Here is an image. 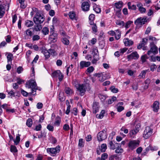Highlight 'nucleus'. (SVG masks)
Here are the masks:
<instances>
[{"label":"nucleus","instance_id":"1","mask_svg":"<svg viewBox=\"0 0 160 160\" xmlns=\"http://www.w3.org/2000/svg\"><path fill=\"white\" fill-rule=\"evenodd\" d=\"M77 90L79 95L81 96L84 95L86 90L90 89V86L87 84H78L76 85Z\"/></svg>","mask_w":160,"mask_h":160},{"label":"nucleus","instance_id":"2","mask_svg":"<svg viewBox=\"0 0 160 160\" xmlns=\"http://www.w3.org/2000/svg\"><path fill=\"white\" fill-rule=\"evenodd\" d=\"M26 87L31 89V92L30 93L32 95L36 94V91L38 89L36 83L34 79L28 81L26 83Z\"/></svg>","mask_w":160,"mask_h":160},{"label":"nucleus","instance_id":"3","mask_svg":"<svg viewBox=\"0 0 160 160\" xmlns=\"http://www.w3.org/2000/svg\"><path fill=\"white\" fill-rule=\"evenodd\" d=\"M151 20L150 18L145 17L143 18L139 17L134 22L135 24L137 25H142L145 22H148Z\"/></svg>","mask_w":160,"mask_h":160},{"label":"nucleus","instance_id":"4","mask_svg":"<svg viewBox=\"0 0 160 160\" xmlns=\"http://www.w3.org/2000/svg\"><path fill=\"white\" fill-rule=\"evenodd\" d=\"M153 129L149 126L146 127L143 133V137L144 138H148L152 135L153 132Z\"/></svg>","mask_w":160,"mask_h":160},{"label":"nucleus","instance_id":"5","mask_svg":"<svg viewBox=\"0 0 160 160\" xmlns=\"http://www.w3.org/2000/svg\"><path fill=\"white\" fill-rule=\"evenodd\" d=\"M107 137L106 130L104 129L99 132L97 136L98 140L99 141H102L106 139Z\"/></svg>","mask_w":160,"mask_h":160},{"label":"nucleus","instance_id":"6","mask_svg":"<svg viewBox=\"0 0 160 160\" xmlns=\"http://www.w3.org/2000/svg\"><path fill=\"white\" fill-rule=\"evenodd\" d=\"M47 151L48 153L53 154V156H55V155L59 152L60 147L59 146H58L55 148H48L47 149Z\"/></svg>","mask_w":160,"mask_h":160},{"label":"nucleus","instance_id":"7","mask_svg":"<svg viewBox=\"0 0 160 160\" xmlns=\"http://www.w3.org/2000/svg\"><path fill=\"white\" fill-rule=\"evenodd\" d=\"M52 76L53 78L58 77L59 80L62 81L63 78V75L59 70H57L52 73Z\"/></svg>","mask_w":160,"mask_h":160},{"label":"nucleus","instance_id":"8","mask_svg":"<svg viewBox=\"0 0 160 160\" xmlns=\"http://www.w3.org/2000/svg\"><path fill=\"white\" fill-rule=\"evenodd\" d=\"M150 50L148 52V54L150 55L152 53L154 54H156L158 53V48L154 44V43H150Z\"/></svg>","mask_w":160,"mask_h":160},{"label":"nucleus","instance_id":"9","mask_svg":"<svg viewBox=\"0 0 160 160\" xmlns=\"http://www.w3.org/2000/svg\"><path fill=\"white\" fill-rule=\"evenodd\" d=\"M139 143L138 140H131L128 143V147L130 149L133 150L138 146Z\"/></svg>","mask_w":160,"mask_h":160},{"label":"nucleus","instance_id":"10","mask_svg":"<svg viewBox=\"0 0 160 160\" xmlns=\"http://www.w3.org/2000/svg\"><path fill=\"white\" fill-rule=\"evenodd\" d=\"M44 19L41 15L39 14L36 15L33 18V21L36 24H41L43 22Z\"/></svg>","mask_w":160,"mask_h":160},{"label":"nucleus","instance_id":"11","mask_svg":"<svg viewBox=\"0 0 160 160\" xmlns=\"http://www.w3.org/2000/svg\"><path fill=\"white\" fill-rule=\"evenodd\" d=\"M7 92H8V94L9 95L8 97L11 98L15 97H19L20 96V92L18 91L14 92L13 90H11L9 92H8V90H7Z\"/></svg>","mask_w":160,"mask_h":160},{"label":"nucleus","instance_id":"12","mask_svg":"<svg viewBox=\"0 0 160 160\" xmlns=\"http://www.w3.org/2000/svg\"><path fill=\"white\" fill-rule=\"evenodd\" d=\"M139 57V55L136 52H132L130 55L128 56V58L129 59H138Z\"/></svg>","mask_w":160,"mask_h":160},{"label":"nucleus","instance_id":"13","mask_svg":"<svg viewBox=\"0 0 160 160\" xmlns=\"http://www.w3.org/2000/svg\"><path fill=\"white\" fill-rule=\"evenodd\" d=\"M50 35L49 38V40L52 42H55L56 41L57 39V35L55 33H54L51 31L50 32Z\"/></svg>","mask_w":160,"mask_h":160},{"label":"nucleus","instance_id":"14","mask_svg":"<svg viewBox=\"0 0 160 160\" xmlns=\"http://www.w3.org/2000/svg\"><path fill=\"white\" fill-rule=\"evenodd\" d=\"M91 65V62H86L85 61H82L80 63V68L82 69L84 67H87Z\"/></svg>","mask_w":160,"mask_h":160},{"label":"nucleus","instance_id":"15","mask_svg":"<svg viewBox=\"0 0 160 160\" xmlns=\"http://www.w3.org/2000/svg\"><path fill=\"white\" fill-rule=\"evenodd\" d=\"M90 5L87 2H84L82 4V8L83 11H88L89 10Z\"/></svg>","mask_w":160,"mask_h":160},{"label":"nucleus","instance_id":"16","mask_svg":"<svg viewBox=\"0 0 160 160\" xmlns=\"http://www.w3.org/2000/svg\"><path fill=\"white\" fill-rule=\"evenodd\" d=\"M99 103L96 102H94L92 106L93 112V113H96L98 111Z\"/></svg>","mask_w":160,"mask_h":160},{"label":"nucleus","instance_id":"17","mask_svg":"<svg viewBox=\"0 0 160 160\" xmlns=\"http://www.w3.org/2000/svg\"><path fill=\"white\" fill-rule=\"evenodd\" d=\"M159 103L158 101H155L153 105V110L155 112H157L159 108Z\"/></svg>","mask_w":160,"mask_h":160},{"label":"nucleus","instance_id":"18","mask_svg":"<svg viewBox=\"0 0 160 160\" xmlns=\"http://www.w3.org/2000/svg\"><path fill=\"white\" fill-rule=\"evenodd\" d=\"M68 15L70 18L72 20L76 21L77 20L78 18L74 12H70L68 14Z\"/></svg>","mask_w":160,"mask_h":160},{"label":"nucleus","instance_id":"19","mask_svg":"<svg viewBox=\"0 0 160 160\" xmlns=\"http://www.w3.org/2000/svg\"><path fill=\"white\" fill-rule=\"evenodd\" d=\"M123 42L125 46H130L133 44V42L128 38L124 39L123 40Z\"/></svg>","mask_w":160,"mask_h":160},{"label":"nucleus","instance_id":"20","mask_svg":"<svg viewBox=\"0 0 160 160\" xmlns=\"http://www.w3.org/2000/svg\"><path fill=\"white\" fill-rule=\"evenodd\" d=\"M109 144L110 146V148L112 150L115 149L117 147L120 146V143H116L114 144L112 141H110L109 143Z\"/></svg>","mask_w":160,"mask_h":160},{"label":"nucleus","instance_id":"21","mask_svg":"<svg viewBox=\"0 0 160 160\" xmlns=\"http://www.w3.org/2000/svg\"><path fill=\"white\" fill-rule=\"evenodd\" d=\"M93 9L95 12L97 13H100L101 11L100 6L96 4H94L93 5Z\"/></svg>","mask_w":160,"mask_h":160},{"label":"nucleus","instance_id":"22","mask_svg":"<svg viewBox=\"0 0 160 160\" xmlns=\"http://www.w3.org/2000/svg\"><path fill=\"white\" fill-rule=\"evenodd\" d=\"M148 71H149V69L142 71L141 73L138 76L139 78L140 79L144 78L145 77V75L146 73Z\"/></svg>","mask_w":160,"mask_h":160},{"label":"nucleus","instance_id":"23","mask_svg":"<svg viewBox=\"0 0 160 160\" xmlns=\"http://www.w3.org/2000/svg\"><path fill=\"white\" fill-rule=\"evenodd\" d=\"M70 37L67 36L65 37H62V43L65 45H68L69 43V41L68 39Z\"/></svg>","mask_w":160,"mask_h":160},{"label":"nucleus","instance_id":"24","mask_svg":"<svg viewBox=\"0 0 160 160\" xmlns=\"http://www.w3.org/2000/svg\"><path fill=\"white\" fill-rule=\"evenodd\" d=\"M123 6V2L121 1H119L118 2L116 3L115 4V6L116 8L119 9L118 11H120L121 8Z\"/></svg>","mask_w":160,"mask_h":160},{"label":"nucleus","instance_id":"25","mask_svg":"<svg viewBox=\"0 0 160 160\" xmlns=\"http://www.w3.org/2000/svg\"><path fill=\"white\" fill-rule=\"evenodd\" d=\"M42 52L46 58H48L50 57V52L49 50H47L45 49H43L42 51Z\"/></svg>","mask_w":160,"mask_h":160},{"label":"nucleus","instance_id":"26","mask_svg":"<svg viewBox=\"0 0 160 160\" xmlns=\"http://www.w3.org/2000/svg\"><path fill=\"white\" fill-rule=\"evenodd\" d=\"M61 122V118L59 116H58L56 117L55 119V122L54 123V125L55 126H59L60 125Z\"/></svg>","mask_w":160,"mask_h":160},{"label":"nucleus","instance_id":"27","mask_svg":"<svg viewBox=\"0 0 160 160\" xmlns=\"http://www.w3.org/2000/svg\"><path fill=\"white\" fill-rule=\"evenodd\" d=\"M121 32L119 30H116L115 31V36L116 39L118 40L121 37Z\"/></svg>","mask_w":160,"mask_h":160},{"label":"nucleus","instance_id":"28","mask_svg":"<svg viewBox=\"0 0 160 160\" xmlns=\"http://www.w3.org/2000/svg\"><path fill=\"white\" fill-rule=\"evenodd\" d=\"M8 62V63H11L12 58H13V56L12 54L10 53H8V55L7 57Z\"/></svg>","mask_w":160,"mask_h":160},{"label":"nucleus","instance_id":"29","mask_svg":"<svg viewBox=\"0 0 160 160\" xmlns=\"http://www.w3.org/2000/svg\"><path fill=\"white\" fill-rule=\"evenodd\" d=\"M105 112V111L104 110H102L99 114H97L96 115V117L98 119L102 118L104 117Z\"/></svg>","mask_w":160,"mask_h":160},{"label":"nucleus","instance_id":"30","mask_svg":"<svg viewBox=\"0 0 160 160\" xmlns=\"http://www.w3.org/2000/svg\"><path fill=\"white\" fill-rule=\"evenodd\" d=\"M158 149V148L157 146L152 147L151 146H149V147L147 148L146 150L147 151H148L150 150L152 151H157Z\"/></svg>","mask_w":160,"mask_h":160},{"label":"nucleus","instance_id":"31","mask_svg":"<svg viewBox=\"0 0 160 160\" xmlns=\"http://www.w3.org/2000/svg\"><path fill=\"white\" fill-rule=\"evenodd\" d=\"M99 59V56L97 53H94L93 54V59L92 61L93 63H95Z\"/></svg>","mask_w":160,"mask_h":160},{"label":"nucleus","instance_id":"32","mask_svg":"<svg viewBox=\"0 0 160 160\" xmlns=\"http://www.w3.org/2000/svg\"><path fill=\"white\" fill-rule=\"evenodd\" d=\"M95 16L93 14H90L89 17V23L90 24H93V21L94 20Z\"/></svg>","mask_w":160,"mask_h":160},{"label":"nucleus","instance_id":"33","mask_svg":"<svg viewBox=\"0 0 160 160\" xmlns=\"http://www.w3.org/2000/svg\"><path fill=\"white\" fill-rule=\"evenodd\" d=\"M5 13V9L4 6L0 5V18H1Z\"/></svg>","mask_w":160,"mask_h":160},{"label":"nucleus","instance_id":"34","mask_svg":"<svg viewBox=\"0 0 160 160\" xmlns=\"http://www.w3.org/2000/svg\"><path fill=\"white\" fill-rule=\"evenodd\" d=\"M116 149L115 152L116 153H121L123 152V150L122 148H121V145H120V146L117 147Z\"/></svg>","mask_w":160,"mask_h":160},{"label":"nucleus","instance_id":"35","mask_svg":"<svg viewBox=\"0 0 160 160\" xmlns=\"http://www.w3.org/2000/svg\"><path fill=\"white\" fill-rule=\"evenodd\" d=\"M138 132L135 129L129 131L128 134L130 137H133Z\"/></svg>","mask_w":160,"mask_h":160},{"label":"nucleus","instance_id":"36","mask_svg":"<svg viewBox=\"0 0 160 160\" xmlns=\"http://www.w3.org/2000/svg\"><path fill=\"white\" fill-rule=\"evenodd\" d=\"M25 24L28 27H30L33 25V23L32 21L27 20L25 21Z\"/></svg>","mask_w":160,"mask_h":160},{"label":"nucleus","instance_id":"37","mask_svg":"<svg viewBox=\"0 0 160 160\" xmlns=\"http://www.w3.org/2000/svg\"><path fill=\"white\" fill-rule=\"evenodd\" d=\"M128 8L129 9H132L135 10L136 8V7L135 5H131V3L130 2H128Z\"/></svg>","mask_w":160,"mask_h":160},{"label":"nucleus","instance_id":"38","mask_svg":"<svg viewBox=\"0 0 160 160\" xmlns=\"http://www.w3.org/2000/svg\"><path fill=\"white\" fill-rule=\"evenodd\" d=\"M116 23L117 25L120 26H123L124 25V22L119 20H116Z\"/></svg>","mask_w":160,"mask_h":160},{"label":"nucleus","instance_id":"39","mask_svg":"<svg viewBox=\"0 0 160 160\" xmlns=\"http://www.w3.org/2000/svg\"><path fill=\"white\" fill-rule=\"evenodd\" d=\"M49 31L48 28L46 27H44L42 30V32L44 35L48 34L49 33Z\"/></svg>","mask_w":160,"mask_h":160},{"label":"nucleus","instance_id":"40","mask_svg":"<svg viewBox=\"0 0 160 160\" xmlns=\"http://www.w3.org/2000/svg\"><path fill=\"white\" fill-rule=\"evenodd\" d=\"M32 124V120L31 118H28L26 122V125L28 127H30Z\"/></svg>","mask_w":160,"mask_h":160},{"label":"nucleus","instance_id":"41","mask_svg":"<svg viewBox=\"0 0 160 160\" xmlns=\"http://www.w3.org/2000/svg\"><path fill=\"white\" fill-rule=\"evenodd\" d=\"M107 148V146L106 144H102L101 146L100 150L102 152H104L105 151Z\"/></svg>","mask_w":160,"mask_h":160},{"label":"nucleus","instance_id":"42","mask_svg":"<svg viewBox=\"0 0 160 160\" xmlns=\"http://www.w3.org/2000/svg\"><path fill=\"white\" fill-rule=\"evenodd\" d=\"M20 135L18 134L16 137V138L14 140V142L16 145H17L19 142L20 141Z\"/></svg>","mask_w":160,"mask_h":160},{"label":"nucleus","instance_id":"43","mask_svg":"<svg viewBox=\"0 0 160 160\" xmlns=\"http://www.w3.org/2000/svg\"><path fill=\"white\" fill-rule=\"evenodd\" d=\"M37 25L35 26L34 29L36 31H39L42 28V26L39 24H36Z\"/></svg>","mask_w":160,"mask_h":160},{"label":"nucleus","instance_id":"44","mask_svg":"<svg viewBox=\"0 0 160 160\" xmlns=\"http://www.w3.org/2000/svg\"><path fill=\"white\" fill-rule=\"evenodd\" d=\"M90 25H92V28L93 32L94 33L96 32L98 30L97 26L96 24L93 23V24H90Z\"/></svg>","mask_w":160,"mask_h":160},{"label":"nucleus","instance_id":"45","mask_svg":"<svg viewBox=\"0 0 160 160\" xmlns=\"http://www.w3.org/2000/svg\"><path fill=\"white\" fill-rule=\"evenodd\" d=\"M97 42V39L95 38H93L88 42V44L90 45L94 44Z\"/></svg>","mask_w":160,"mask_h":160},{"label":"nucleus","instance_id":"46","mask_svg":"<svg viewBox=\"0 0 160 160\" xmlns=\"http://www.w3.org/2000/svg\"><path fill=\"white\" fill-rule=\"evenodd\" d=\"M148 39L149 40L152 42L151 43L153 42L154 43L157 40V39L155 37H154L151 36H149L148 37Z\"/></svg>","mask_w":160,"mask_h":160},{"label":"nucleus","instance_id":"47","mask_svg":"<svg viewBox=\"0 0 160 160\" xmlns=\"http://www.w3.org/2000/svg\"><path fill=\"white\" fill-rule=\"evenodd\" d=\"M21 93L23 96L25 97H27L28 94H31L30 93V92L28 93L23 89H21Z\"/></svg>","mask_w":160,"mask_h":160},{"label":"nucleus","instance_id":"48","mask_svg":"<svg viewBox=\"0 0 160 160\" xmlns=\"http://www.w3.org/2000/svg\"><path fill=\"white\" fill-rule=\"evenodd\" d=\"M48 50L50 54H51L52 56H55L57 54L56 51L54 49H50Z\"/></svg>","mask_w":160,"mask_h":160},{"label":"nucleus","instance_id":"49","mask_svg":"<svg viewBox=\"0 0 160 160\" xmlns=\"http://www.w3.org/2000/svg\"><path fill=\"white\" fill-rule=\"evenodd\" d=\"M133 23V22L131 21H128L126 23L125 27L127 28H129L130 25Z\"/></svg>","mask_w":160,"mask_h":160},{"label":"nucleus","instance_id":"50","mask_svg":"<svg viewBox=\"0 0 160 160\" xmlns=\"http://www.w3.org/2000/svg\"><path fill=\"white\" fill-rule=\"evenodd\" d=\"M59 99L61 101H62L65 100V98L62 93H60L59 95Z\"/></svg>","mask_w":160,"mask_h":160},{"label":"nucleus","instance_id":"51","mask_svg":"<svg viewBox=\"0 0 160 160\" xmlns=\"http://www.w3.org/2000/svg\"><path fill=\"white\" fill-rule=\"evenodd\" d=\"M10 150L11 152H16L17 151L16 147L13 145L11 146Z\"/></svg>","mask_w":160,"mask_h":160},{"label":"nucleus","instance_id":"52","mask_svg":"<svg viewBox=\"0 0 160 160\" xmlns=\"http://www.w3.org/2000/svg\"><path fill=\"white\" fill-rule=\"evenodd\" d=\"M138 10L141 13H145L146 11V8L143 7L138 9Z\"/></svg>","mask_w":160,"mask_h":160},{"label":"nucleus","instance_id":"53","mask_svg":"<svg viewBox=\"0 0 160 160\" xmlns=\"http://www.w3.org/2000/svg\"><path fill=\"white\" fill-rule=\"evenodd\" d=\"M46 136V133L43 132H41L40 134L38 135V138H42L45 137Z\"/></svg>","mask_w":160,"mask_h":160},{"label":"nucleus","instance_id":"54","mask_svg":"<svg viewBox=\"0 0 160 160\" xmlns=\"http://www.w3.org/2000/svg\"><path fill=\"white\" fill-rule=\"evenodd\" d=\"M157 68V67L155 64H153L150 66V70L151 71L153 72L156 70Z\"/></svg>","mask_w":160,"mask_h":160},{"label":"nucleus","instance_id":"55","mask_svg":"<svg viewBox=\"0 0 160 160\" xmlns=\"http://www.w3.org/2000/svg\"><path fill=\"white\" fill-rule=\"evenodd\" d=\"M147 58L148 57L146 55H142L141 57V60L143 62H145Z\"/></svg>","mask_w":160,"mask_h":160},{"label":"nucleus","instance_id":"56","mask_svg":"<svg viewBox=\"0 0 160 160\" xmlns=\"http://www.w3.org/2000/svg\"><path fill=\"white\" fill-rule=\"evenodd\" d=\"M47 128L50 131H53L54 130L53 127L50 124L47 125Z\"/></svg>","mask_w":160,"mask_h":160},{"label":"nucleus","instance_id":"57","mask_svg":"<svg viewBox=\"0 0 160 160\" xmlns=\"http://www.w3.org/2000/svg\"><path fill=\"white\" fill-rule=\"evenodd\" d=\"M111 91L113 93H117L118 91V90L117 88H115L113 86H112L110 88Z\"/></svg>","mask_w":160,"mask_h":160},{"label":"nucleus","instance_id":"58","mask_svg":"<svg viewBox=\"0 0 160 160\" xmlns=\"http://www.w3.org/2000/svg\"><path fill=\"white\" fill-rule=\"evenodd\" d=\"M141 125L140 123H138L136 125L134 129L136 132H138L140 130Z\"/></svg>","mask_w":160,"mask_h":160},{"label":"nucleus","instance_id":"59","mask_svg":"<svg viewBox=\"0 0 160 160\" xmlns=\"http://www.w3.org/2000/svg\"><path fill=\"white\" fill-rule=\"evenodd\" d=\"M40 38V36L38 35H34L32 37V40L33 41H37Z\"/></svg>","mask_w":160,"mask_h":160},{"label":"nucleus","instance_id":"60","mask_svg":"<svg viewBox=\"0 0 160 160\" xmlns=\"http://www.w3.org/2000/svg\"><path fill=\"white\" fill-rule=\"evenodd\" d=\"M26 34L27 36H31L32 34V32L30 30V29H28L26 31Z\"/></svg>","mask_w":160,"mask_h":160},{"label":"nucleus","instance_id":"61","mask_svg":"<svg viewBox=\"0 0 160 160\" xmlns=\"http://www.w3.org/2000/svg\"><path fill=\"white\" fill-rule=\"evenodd\" d=\"M42 128V126L40 124H39L36 126L34 130L37 131H40Z\"/></svg>","mask_w":160,"mask_h":160},{"label":"nucleus","instance_id":"62","mask_svg":"<svg viewBox=\"0 0 160 160\" xmlns=\"http://www.w3.org/2000/svg\"><path fill=\"white\" fill-rule=\"evenodd\" d=\"M70 129V128L68 125L67 124H65L64 125L63 127V129L65 131H68Z\"/></svg>","mask_w":160,"mask_h":160},{"label":"nucleus","instance_id":"63","mask_svg":"<svg viewBox=\"0 0 160 160\" xmlns=\"http://www.w3.org/2000/svg\"><path fill=\"white\" fill-rule=\"evenodd\" d=\"M153 11L152 9H150L149 10L147 13V15L148 16H150L153 15Z\"/></svg>","mask_w":160,"mask_h":160},{"label":"nucleus","instance_id":"64","mask_svg":"<svg viewBox=\"0 0 160 160\" xmlns=\"http://www.w3.org/2000/svg\"><path fill=\"white\" fill-rule=\"evenodd\" d=\"M108 155L107 153H104L102 155L101 158L102 160H105L108 158Z\"/></svg>","mask_w":160,"mask_h":160}]
</instances>
